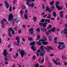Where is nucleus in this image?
I'll return each instance as SVG.
<instances>
[{"label":"nucleus","instance_id":"obj_1","mask_svg":"<svg viewBox=\"0 0 67 67\" xmlns=\"http://www.w3.org/2000/svg\"><path fill=\"white\" fill-rule=\"evenodd\" d=\"M59 3V2H57L55 4V5L56 6V8H57L58 10H60L63 9V7L58 6V4Z\"/></svg>","mask_w":67,"mask_h":67},{"label":"nucleus","instance_id":"obj_2","mask_svg":"<svg viewBox=\"0 0 67 67\" xmlns=\"http://www.w3.org/2000/svg\"><path fill=\"white\" fill-rule=\"evenodd\" d=\"M39 41H37L36 42V43L37 45H38L39 46H41L42 44V42H45V40L44 39H40Z\"/></svg>","mask_w":67,"mask_h":67},{"label":"nucleus","instance_id":"obj_3","mask_svg":"<svg viewBox=\"0 0 67 67\" xmlns=\"http://www.w3.org/2000/svg\"><path fill=\"white\" fill-rule=\"evenodd\" d=\"M8 21H10L13 19V16L12 15V13H10L9 15H8Z\"/></svg>","mask_w":67,"mask_h":67},{"label":"nucleus","instance_id":"obj_4","mask_svg":"<svg viewBox=\"0 0 67 67\" xmlns=\"http://www.w3.org/2000/svg\"><path fill=\"white\" fill-rule=\"evenodd\" d=\"M40 49L41 50V51L40 53V56H44V55L45 53V51L44 50V49H43V48H41Z\"/></svg>","mask_w":67,"mask_h":67},{"label":"nucleus","instance_id":"obj_5","mask_svg":"<svg viewBox=\"0 0 67 67\" xmlns=\"http://www.w3.org/2000/svg\"><path fill=\"white\" fill-rule=\"evenodd\" d=\"M59 45H60L58 47V49H60V47H61V45H63L64 44H65V43L63 42H59L58 43Z\"/></svg>","mask_w":67,"mask_h":67},{"label":"nucleus","instance_id":"obj_6","mask_svg":"<svg viewBox=\"0 0 67 67\" xmlns=\"http://www.w3.org/2000/svg\"><path fill=\"white\" fill-rule=\"evenodd\" d=\"M39 25H40L41 26H43V27H46V24L44 23L43 24L42 23H40Z\"/></svg>","mask_w":67,"mask_h":67},{"label":"nucleus","instance_id":"obj_7","mask_svg":"<svg viewBox=\"0 0 67 67\" xmlns=\"http://www.w3.org/2000/svg\"><path fill=\"white\" fill-rule=\"evenodd\" d=\"M29 34H30L32 35L34 34V32L33 31V28H31L29 30Z\"/></svg>","mask_w":67,"mask_h":67},{"label":"nucleus","instance_id":"obj_8","mask_svg":"<svg viewBox=\"0 0 67 67\" xmlns=\"http://www.w3.org/2000/svg\"><path fill=\"white\" fill-rule=\"evenodd\" d=\"M20 53L21 54L22 57H23V56L25 54V51L23 50H21L20 52Z\"/></svg>","mask_w":67,"mask_h":67},{"label":"nucleus","instance_id":"obj_9","mask_svg":"<svg viewBox=\"0 0 67 67\" xmlns=\"http://www.w3.org/2000/svg\"><path fill=\"white\" fill-rule=\"evenodd\" d=\"M54 1H53L52 2H50V3H49L51 5H52V11H53V10H54V7L53 6V5H54Z\"/></svg>","mask_w":67,"mask_h":67},{"label":"nucleus","instance_id":"obj_10","mask_svg":"<svg viewBox=\"0 0 67 67\" xmlns=\"http://www.w3.org/2000/svg\"><path fill=\"white\" fill-rule=\"evenodd\" d=\"M7 50L5 49L4 51V52H3V55L4 56H6L7 55H8V53L7 52Z\"/></svg>","mask_w":67,"mask_h":67},{"label":"nucleus","instance_id":"obj_11","mask_svg":"<svg viewBox=\"0 0 67 67\" xmlns=\"http://www.w3.org/2000/svg\"><path fill=\"white\" fill-rule=\"evenodd\" d=\"M63 33L64 34H67V30L66 29V28H65L64 30H62L61 33L62 34L63 33Z\"/></svg>","mask_w":67,"mask_h":67},{"label":"nucleus","instance_id":"obj_12","mask_svg":"<svg viewBox=\"0 0 67 67\" xmlns=\"http://www.w3.org/2000/svg\"><path fill=\"white\" fill-rule=\"evenodd\" d=\"M4 3L6 7V8H7V9H8V8H9V4H8V3H7V2L6 1H5Z\"/></svg>","mask_w":67,"mask_h":67},{"label":"nucleus","instance_id":"obj_13","mask_svg":"<svg viewBox=\"0 0 67 67\" xmlns=\"http://www.w3.org/2000/svg\"><path fill=\"white\" fill-rule=\"evenodd\" d=\"M64 12L63 11H62L60 12V16L62 18H63V17H64V15H63V13H64Z\"/></svg>","mask_w":67,"mask_h":67},{"label":"nucleus","instance_id":"obj_14","mask_svg":"<svg viewBox=\"0 0 67 67\" xmlns=\"http://www.w3.org/2000/svg\"><path fill=\"white\" fill-rule=\"evenodd\" d=\"M1 22L2 24V25L1 26L2 29H4V24H3V22H4V21H3L2 20H1Z\"/></svg>","mask_w":67,"mask_h":67},{"label":"nucleus","instance_id":"obj_15","mask_svg":"<svg viewBox=\"0 0 67 67\" xmlns=\"http://www.w3.org/2000/svg\"><path fill=\"white\" fill-rule=\"evenodd\" d=\"M16 21H17V19H14L12 21V25H13V26H14L15 24L14 23H15V22H16Z\"/></svg>","mask_w":67,"mask_h":67},{"label":"nucleus","instance_id":"obj_16","mask_svg":"<svg viewBox=\"0 0 67 67\" xmlns=\"http://www.w3.org/2000/svg\"><path fill=\"white\" fill-rule=\"evenodd\" d=\"M28 16H29V15L27 13L25 14L24 15V18L26 20L27 19Z\"/></svg>","mask_w":67,"mask_h":67},{"label":"nucleus","instance_id":"obj_17","mask_svg":"<svg viewBox=\"0 0 67 67\" xmlns=\"http://www.w3.org/2000/svg\"><path fill=\"white\" fill-rule=\"evenodd\" d=\"M27 5H28L29 7H31L32 8H33L34 6V4L33 3H32L31 4H27Z\"/></svg>","mask_w":67,"mask_h":67},{"label":"nucleus","instance_id":"obj_18","mask_svg":"<svg viewBox=\"0 0 67 67\" xmlns=\"http://www.w3.org/2000/svg\"><path fill=\"white\" fill-rule=\"evenodd\" d=\"M30 45L31 46H34V45H35V41H34L33 42L31 43L30 44Z\"/></svg>","mask_w":67,"mask_h":67},{"label":"nucleus","instance_id":"obj_19","mask_svg":"<svg viewBox=\"0 0 67 67\" xmlns=\"http://www.w3.org/2000/svg\"><path fill=\"white\" fill-rule=\"evenodd\" d=\"M48 47V49H50V50H53L54 49V48L52 47L51 46H47Z\"/></svg>","mask_w":67,"mask_h":67},{"label":"nucleus","instance_id":"obj_20","mask_svg":"<svg viewBox=\"0 0 67 67\" xmlns=\"http://www.w3.org/2000/svg\"><path fill=\"white\" fill-rule=\"evenodd\" d=\"M45 23H46V25L47 24V22H48V23H49L50 22V20L48 19H46L45 20Z\"/></svg>","mask_w":67,"mask_h":67},{"label":"nucleus","instance_id":"obj_21","mask_svg":"<svg viewBox=\"0 0 67 67\" xmlns=\"http://www.w3.org/2000/svg\"><path fill=\"white\" fill-rule=\"evenodd\" d=\"M51 31L52 32H55L56 31V28L55 27H54L52 29H51Z\"/></svg>","mask_w":67,"mask_h":67},{"label":"nucleus","instance_id":"obj_22","mask_svg":"<svg viewBox=\"0 0 67 67\" xmlns=\"http://www.w3.org/2000/svg\"><path fill=\"white\" fill-rule=\"evenodd\" d=\"M41 30L43 31V32H47V30H46V29L45 28H41Z\"/></svg>","mask_w":67,"mask_h":67},{"label":"nucleus","instance_id":"obj_23","mask_svg":"<svg viewBox=\"0 0 67 67\" xmlns=\"http://www.w3.org/2000/svg\"><path fill=\"white\" fill-rule=\"evenodd\" d=\"M31 48L33 51H36V49H35V47H34V46H31Z\"/></svg>","mask_w":67,"mask_h":67},{"label":"nucleus","instance_id":"obj_24","mask_svg":"<svg viewBox=\"0 0 67 67\" xmlns=\"http://www.w3.org/2000/svg\"><path fill=\"white\" fill-rule=\"evenodd\" d=\"M44 61V58H43L42 60H39V62L40 63H43Z\"/></svg>","mask_w":67,"mask_h":67},{"label":"nucleus","instance_id":"obj_25","mask_svg":"<svg viewBox=\"0 0 67 67\" xmlns=\"http://www.w3.org/2000/svg\"><path fill=\"white\" fill-rule=\"evenodd\" d=\"M48 38H49V41H52V37H51V36H48Z\"/></svg>","mask_w":67,"mask_h":67},{"label":"nucleus","instance_id":"obj_26","mask_svg":"<svg viewBox=\"0 0 67 67\" xmlns=\"http://www.w3.org/2000/svg\"><path fill=\"white\" fill-rule=\"evenodd\" d=\"M53 16H54V17H55L57 16V15H56V12H54L53 13Z\"/></svg>","mask_w":67,"mask_h":67},{"label":"nucleus","instance_id":"obj_27","mask_svg":"<svg viewBox=\"0 0 67 67\" xmlns=\"http://www.w3.org/2000/svg\"><path fill=\"white\" fill-rule=\"evenodd\" d=\"M4 60L6 61H8V57L7 56L5 57L4 58Z\"/></svg>","mask_w":67,"mask_h":67},{"label":"nucleus","instance_id":"obj_28","mask_svg":"<svg viewBox=\"0 0 67 67\" xmlns=\"http://www.w3.org/2000/svg\"><path fill=\"white\" fill-rule=\"evenodd\" d=\"M50 10V9H49V8L47 6L46 7V11H49Z\"/></svg>","mask_w":67,"mask_h":67},{"label":"nucleus","instance_id":"obj_29","mask_svg":"<svg viewBox=\"0 0 67 67\" xmlns=\"http://www.w3.org/2000/svg\"><path fill=\"white\" fill-rule=\"evenodd\" d=\"M44 49H46L47 52H50L49 51V50L48 49H47V48L46 47H44Z\"/></svg>","mask_w":67,"mask_h":67},{"label":"nucleus","instance_id":"obj_30","mask_svg":"<svg viewBox=\"0 0 67 67\" xmlns=\"http://www.w3.org/2000/svg\"><path fill=\"white\" fill-rule=\"evenodd\" d=\"M17 25H15V27L14 28V30L15 31H16L17 30V29H18V27H17Z\"/></svg>","mask_w":67,"mask_h":67},{"label":"nucleus","instance_id":"obj_31","mask_svg":"<svg viewBox=\"0 0 67 67\" xmlns=\"http://www.w3.org/2000/svg\"><path fill=\"white\" fill-rule=\"evenodd\" d=\"M40 35H38L37 36V40H40Z\"/></svg>","mask_w":67,"mask_h":67},{"label":"nucleus","instance_id":"obj_32","mask_svg":"<svg viewBox=\"0 0 67 67\" xmlns=\"http://www.w3.org/2000/svg\"><path fill=\"white\" fill-rule=\"evenodd\" d=\"M42 44H44V45H47V44H48V42H42Z\"/></svg>","mask_w":67,"mask_h":67},{"label":"nucleus","instance_id":"obj_33","mask_svg":"<svg viewBox=\"0 0 67 67\" xmlns=\"http://www.w3.org/2000/svg\"><path fill=\"white\" fill-rule=\"evenodd\" d=\"M45 19H42V20L40 21L41 22V23H43V22H45Z\"/></svg>","mask_w":67,"mask_h":67},{"label":"nucleus","instance_id":"obj_34","mask_svg":"<svg viewBox=\"0 0 67 67\" xmlns=\"http://www.w3.org/2000/svg\"><path fill=\"white\" fill-rule=\"evenodd\" d=\"M51 27H52V26L50 25H49V27H47V29H51Z\"/></svg>","mask_w":67,"mask_h":67},{"label":"nucleus","instance_id":"obj_35","mask_svg":"<svg viewBox=\"0 0 67 67\" xmlns=\"http://www.w3.org/2000/svg\"><path fill=\"white\" fill-rule=\"evenodd\" d=\"M22 8L23 9H26V6L25 5H23L22 7Z\"/></svg>","mask_w":67,"mask_h":67},{"label":"nucleus","instance_id":"obj_36","mask_svg":"<svg viewBox=\"0 0 67 67\" xmlns=\"http://www.w3.org/2000/svg\"><path fill=\"white\" fill-rule=\"evenodd\" d=\"M49 15L47 16V18L48 19H50L51 18V14H49Z\"/></svg>","mask_w":67,"mask_h":67},{"label":"nucleus","instance_id":"obj_37","mask_svg":"<svg viewBox=\"0 0 67 67\" xmlns=\"http://www.w3.org/2000/svg\"><path fill=\"white\" fill-rule=\"evenodd\" d=\"M12 33L13 35H15V31L13 30H12Z\"/></svg>","mask_w":67,"mask_h":67},{"label":"nucleus","instance_id":"obj_38","mask_svg":"<svg viewBox=\"0 0 67 67\" xmlns=\"http://www.w3.org/2000/svg\"><path fill=\"white\" fill-rule=\"evenodd\" d=\"M12 30H13V29L12 28H9L8 29V30L9 32H10V31H12Z\"/></svg>","mask_w":67,"mask_h":67},{"label":"nucleus","instance_id":"obj_39","mask_svg":"<svg viewBox=\"0 0 67 67\" xmlns=\"http://www.w3.org/2000/svg\"><path fill=\"white\" fill-rule=\"evenodd\" d=\"M33 19L34 20V21H36V20H37V17H34L33 18Z\"/></svg>","mask_w":67,"mask_h":67},{"label":"nucleus","instance_id":"obj_40","mask_svg":"<svg viewBox=\"0 0 67 67\" xmlns=\"http://www.w3.org/2000/svg\"><path fill=\"white\" fill-rule=\"evenodd\" d=\"M28 40L29 41H31V40H32V39H33V38L32 37H31L30 38V37H28Z\"/></svg>","mask_w":67,"mask_h":67},{"label":"nucleus","instance_id":"obj_41","mask_svg":"<svg viewBox=\"0 0 67 67\" xmlns=\"http://www.w3.org/2000/svg\"><path fill=\"white\" fill-rule=\"evenodd\" d=\"M42 8L43 9H45V6L44 5V4H42Z\"/></svg>","mask_w":67,"mask_h":67},{"label":"nucleus","instance_id":"obj_42","mask_svg":"<svg viewBox=\"0 0 67 67\" xmlns=\"http://www.w3.org/2000/svg\"><path fill=\"white\" fill-rule=\"evenodd\" d=\"M53 63H55V64H57V61H55L54 59H53Z\"/></svg>","mask_w":67,"mask_h":67},{"label":"nucleus","instance_id":"obj_43","mask_svg":"<svg viewBox=\"0 0 67 67\" xmlns=\"http://www.w3.org/2000/svg\"><path fill=\"white\" fill-rule=\"evenodd\" d=\"M35 56H36L35 55H34L33 56L32 58V59H33V60H34L35 59Z\"/></svg>","mask_w":67,"mask_h":67},{"label":"nucleus","instance_id":"obj_44","mask_svg":"<svg viewBox=\"0 0 67 67\" xmlns=\"http://www.w3.org/2000/svg\"><path fill=\"white\" fill-rule=\"evenodd\" d=\"M65 47H66V46L65 45H63V46L62 47H61L60 48V49H63V48H65Z\"/></svg>","mask_w":67,"mask_h":67},{"label":"nucleus","instance_id":"obj_45","mask_svg":"<svg viewBox=\"0 0 67 67\" xmlns=\"http://www.w3.org/2000/svg\"><path fill=\"white\" fill-rule=\"evenodd\" d=\"M16 40H20V38L19 37H16Z\"/></svg>","mask_w":67,"mask_h":67},{"label":"nucleus","instance_id":"obj_46","mask_svg":"<svg viewBox=\"0 0 67 67\" xmlns=\"http://www.w3.org/2000/svg\"><path fill=\"white\" fill-rule=\"evenodd\" d=\"M36 31L38 32H40V28H38L36 29Z\"/></svg>","mask_w":67,"mask_h":67},{"label":"nucleus","instance_id":"obj_47","mask_svg":"<svg viewBox=\"0 0 67 67\" xmlns=\"http://www.w3.org/2000/svg\"><path fill=\"white\" fill-rule=\"evenodd\" d=\"M39 65L38 63H37L35 65V67H38L39 66Z\"/></svg>","mask_w":67,"mask_h":67},{"label":"nucleus","instance_id":"obj_48","mask_svg":"<svg viewBox=\"0 0 67 67\" xmlns=\"http://www.w3.org/2000/svg\"><path fill=\"white\" fill-rule=\"evenodd\" d=\"M41 50L40 49H38L37 50V53H40L41 52Z\"/></svg>","mask_w":67,"mask_h":67},{"label":"nucleus","instance_id":"obj_49","mask_svg":"<svg viewBox=\"0 0 67 67\" xmlns=\"http://www.w3.org/2000/svg\"><path fill=\"white\" fill-rule=\"evenodd\" d=\"M57 65H62V63H57Z\"/></svg>","mask_w":67,"mask_h":67},{"label":"nucleus","instance_id":"obj_50","mask_svg":"<svg viewBox=\"0 0 67 67\" xmlns=\"http://www.w3.org/2000/svg\"><path fill=\"white\" fill-rule=\"evenodd\" d=\"M21 31L20 30H18V33L19 34H21Z\"/></svg>","mask_w":67,"mask_h":67},{"label":"nucleus","instance_id":"obj_51","mask_svg":"<svg viewBox=\"0 0 67 67\" xmlns=\"http://www.w3.org/2000/svg\"><path fill=\"white\" fill-rule=\"evenodd\" d=\"M54 41H57V37L54 38Z\"/></svg>","mask_w":67,"mask_h":67},{"label":"nucleus","instance_id":"obj_52","mask_svg":"<svg viewBox=\"0 0 67 67\" xmlns=\"http://www.w3.org/2000/svg\"><path fill=\"white\" fill-rule=\"evenodd\" d=\"M52 64L51 63L49 64V67H52Z\"/></svg>","mask_w":67,"mask_h":67},{"label":"nucleus","instance_id":"obj_53","mask_svg":"<svg viewBox=\"0 0 67 67\" xmlns=\"http://www.w3.org/2000/svg\"><path fill=\"white\" fill-rule=\"evenodd\" d=\"M50 10H49V12H50V13H51L52 12V8H51L50 9Z\"/></svg>","mask_w":67,"mask_h":67},{"label":"nucleus","instance_id":"obj_54","mask_svg":"<svg viewBox=\"0 0 67 67\" xmlns=\"http://www.w3.org/2000/svg\"><path fill=\"white\" fill-rule=\"evenodd\" d=\"M64 65H65V66H66V65H67V63H66V62H64Z\"/></svg>","mask_w":67,"mask_h":67},{"label":"nucleus","instance_id":"obj_55","mask_svg":"<svg viewBox=\"0 0 67 67\" xmlns=\"http://www.w3.org/2000/svg\"><path fill=\"white\" fill-rule=\"evenodd\" d=\"M47 14H46L44 15L43 16V18H45V17H46V16H47Z\"/></svg>","mask_w":67,"mask_h":67},{"label":"nucleus","instance_id":"obj_56","mask_svg":"<svg viewBox=\"0 0 67 67\" xmlns=\"http://www.w3.org/2000/svg\"><path fill=\"white\" fill-rule=\"evenodd\" d=\"M62 58L63 59V60L64 59H65V56H63L62 57Z\"/></svg>","mask_w":67,"mask_h":67},{"label":"nucleus","instance_id":"obj_57","mask_svg":"<svg viewBox=\"0 0 67 67\" xmlns=\"http://www.w3.org/2000/svg\"><path fill=\"white\" fill-rule=\"evenodd\" d=\"M2 43V39L0 37V43Z\"/></svg>","mask_w":67,"mask_h":67},{"label":"nucleus","instance_id":"obj_58","mask_svg":"<svg viewBox=\"0 0 67 67\" xmlns=\"http://www.w3.org/2000/svg\"><path fill=\"white\" fill-rule=\"evenodd\" d=\"M46 34L48 35V36L49 35V33H48V32H47L46 33Z\"/></svg>","mask_w":67,"mask_h":67},{"label":"nucleus","instance_id":"obj_59","mask_svg":"<svg viewBox=\"0 0 67 67\" xmlns=\"http://www.w3.org/2000/svg\"><path fill=\"white\" fill-rule=\"evenodd\" d=\"M12 50H13V49H12V48H10L9 49V52H11Z\"/></svg>","mask_w":67,"mask_h":67},{"label":"nucleus","instance_id":"obj_60","mask_svg":"<svg viewBox=\"0 0 67 67\" xmlns=\"http://www.w3.org/2000/svg\"><path fill=\"white\" fill-rule=\"evenodd\" d=\"M3 21H5V22H6L7 21V20H6V19H3Z\"/></svg>","mask_w":67,"mask_h":67},{"label":"nucleus","instance_id":"obj_61","mask_svg":"<svg viewBox=\"0 0 67 67\" xmlns=\"http://www.w3.org/2000/svg\"><path fill=\"white\" fill-rule=\"evenodd\" d=\"M22 40H23V42H25V39H24V38H23L22 39Z\"/></svg>","mask_w":67,"mask_h":67},{"label":"nucleus","instance_id":"obj_62","mask_svg":"<svg viewBox=\"0 0 67 67\" xmlns=\"http://www.w3.org/2000/svg\"><path fill=\"white\" fill-rule=\"evenodd\" d=\"M20 50H21L20 49H19L18 50H17V53L18 52H20Z\"/></svg>","mask_w":67,"mask_h":67},{"label":"nucleus","instance_id":"obj_63","mask_svg":"<svg viewBox=\"0 0 67 67\" xmlns=\"http://www.w3.org/2000/svg\"><path fill=\"white\" fill-rule=\"evenodd\" d=\"M8 36L9 37H12V34H10Z\"/></svg>","mask_w":67,"mask_h":67},{"label":"nucleus","instance_id":"obj_64","mask_svg":"<svg viewBox=\"0 0 67 67\" xmlns=\"http://www.w3.org/2000/svg\"><path fill=\"white\" fill-rule=\"evenodd\" d=\"M64 27H67V24H65L64 25Z\"/></svg>","mask_w":67,"mask_h":67}]
</instances>
